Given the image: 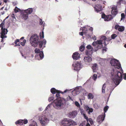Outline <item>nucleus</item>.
<instances>
[{"label": "nucleus", "mask_w": 126, "mask_h": 126, "mask_svg": "<svg viewBox=\"0 0 126 126\" xmlns=\"http://www.w3.org/2000/svg\"><path fill=\"white\" fill-rule=\"evenodd\" d=\"M92 45L94 46V47H95L96 46V45H97V41H94V42L92 44Z\"/></svg>", "instance_id": "nucleus-53"}, {"label": "nucleus", "mask_w": 126, "mask_h": 126, "mask_svg": "<svg viewBox=\"0 0 126 126\" xmlns=\"http://www.w3.org/2000/svg\"><path fill=\"white\" fill-rule=\"evenodd\" d=\"M35 52L36 53H39V55H36L35 58L36 59L38 60L42 59L44 57L43 52V51H40V49L38 48H36L34 50Z\"/></svg>", "instance_id": "nucleus-5"}, {"label": "nucleus", "mask_w": 126, "mask_h": 126, "mask_svg": "<svg viewBox=\"0 0 126 126\" xmlns=\"http://www.w3.org/2000/svg\"><path fill=\"white\" fill-rule=\"evenodd\" d=\"M100 40H101L102 42L105 46L108 44V42L109 41L107 39L106 36L103 35L101 36Z\"/></svg>", "instance_id": "nucleus-14"}, {"label": "nucleus", "mask_w": 126, "mask_h": 126, "mask_svg": "<svg viewBox=\"0 0 126 126\" xmlns=\"http://www.w3.org/2000/svg\"><path fill=\"white\" fill-rule=\"evenodd\" d=\"M61 124L63 126H69L70 125L67 119H65L62 120Z\"/></svg>", "instance_id": "nucleus-16"}, {"label": "nucleus", "mask_w": 126, "mask_h": 126, "mask_svg": "<svg viewBox=\"0 0 126 126\" xmlns=\"http://www.w3.org/2000/svg\"><path fill=\"white\" fill-rule=\"evenodd\" d=\"M106 87V84L105 83L103 85L102 88V93H104L105 92V89Z\"/></svg>", "instance_id": "nucleus-35"}, {"label": "nucleus", "mask_w": 126, "mask_h": 126, "mask_svg": "<svg viewBox=\"0 0 126 126\" xmlns=\"http://www.w3.org/2000/svg\"><path fill=\"white\" fill-rule=\"evenodd\" d=\"M105 116V114L104 113V115H99L97 118L96 121L100 124L104 120Z\"/></svg>", "instance_id": "nucleus-10"}, {"label": "nucleus", "mask_w": 126, "mask_h": 126, "mask_svg": "<svg viewBox=\"0 0 126 126\" xmlns=\"http://www.w3.org/2000/svg\"><path fill=\"white\" fill-rule=\"evenodd\" d=\"M110 63L111 65L115 68V69H113L111 71V79L112 82L116 85V87L122 80L123 72L122 73L116 70V69H122L120 63L118 60L114 59H112Z\"/></svg>", "instance_id": "nucleus-1"}, {"label": "nucleus", "mask_w": 126, "mask_h": 126, "mask_svg": "<svg viewBox=\"0 0 126 126\" xmlns=\"http://www.w3.org/2000/svg\"><path fill=\"white\" fill-rule=\"evenodd\" d=\"M26 42V40L25 39H24L22 42H21L20 43L21 45L22 46H24L25 45Z\"/></svg>", "instance_id": "nucleus-46"}, {"label": "nucleus", "mask_w": 126, "mask_h": 126, "mask_svg": "<svg viewBox=\"0 0 126 126\" xmlns=\"http://www.w3.org/2000/svg\"><path fill=\"white\" fill-rule=\"evenodd\" d=\"M75 105L78 108H79L80 107V104L77 101H76L75 102Z\"/></svg>", "instance_id": "nucleus-47"}, {"label": "nucleus", "mask_w": 126, "mask_h": 126, "mask_svg": "<svg viewBox=\"0 0 126 126\" xmlns=\"http://www.w3.org/2000/svg\"><path fill=\"white\" fill-rule=\"evenodd\" d=\"M116 29H118L120 32H122L124 30V27L123 26H120L119 25H116L115 27Z\"/></svg>", "instance_id": "nucleus-22"}, {"label": "nucleus", "mask_w": 126, "mask_h": 126, "mask_svg": "<svg viewBox=\"0 0 126 126\" xmlns=\"http://www.w3.org/2000/svg\"><path fill=\"white\" fill-rule=\"evenodd\" d=\"M109 108V107L107 106H105L104 108V111L105 113L106 112Z\"/></svg>", "instance_id": "nucleus-45"}, {"label": "nucleus", "mask_w": 126, "mask_h": 126, "mask_svg": "<svg viewBox=\"0 0 126 126\" xmlns=\"http://www.w3.org/2000/svg\"><path fill=\"white\" fill-rule=\"evenodd\" d=\"M92 68L94 72H95L98 69L97 64L96 63L93 64L92 66Z\"/></svg>", "instance_id": "nucleus-27"}, {"label": "nucleus", "mask_w": 126, "mask_h": 126, "mask_svg": "<svg viewBox=\"0 0 126 126\" xmlns=\"http://www.w3.org/2000/svg\"><path fill=\"white\" fill-rule=\"evenodd\" d=\"M50 92L53 94H55L57 92H60V91L57 90L54 88H53L51 89Z\"/></svg>", "instance_id": "nucleus-24"}, {"label": "nucleus", "mask_w": 126, "mask_h": 126, "mask_svg": "<svg viewBox=\"0 0 126 126\" xmlns=\"http://www.w3.org/2000/svg\"><path fill=\"white\" fill-rule=\"evenodd\" d=\"M121 20H122L123 19H124L125 18V15L124 14V13H122L121 14Z\"/></svg>", "instance_id": "nucleus-52"}, {"label": "nucleus", "mask_w": 126, "mask_h": 126, "mask_svg": "<svg viewBox=\"0 0 126 126\" xmlns=\"http://www.w3.org/2000/svg\"><path fill=\"white\" fill-rule=\"evenodd\" d=\"M111 36L112 39H114L117 36V35L115 34H113L111 35Z\"/></svg>", "instance_id": "nucleus-58"}, {"label": "nucleus", "mask_w": 126, "mask_h": 126, "mask_svg": "<svg viewBox=\"0 0 126 126\" xmlns=\"http://www.w3.org/2000/svg\"><path fill=\"white\" fill-rule=\"evenodd\" d=\"M28 14L24 10L22 12L21 16L22 19L26 20L28 18Z\"/></svg>", "instance_id": "nucleus-19"}, {"label": "nucleus", "mask_w": 126, "mask_h": 126, "mask_svg": "<svg viewBox=\"0 0 126 126\" xmlns=\"http://www.w3.org/2000/svg\"><path fill=\"white\" fill-rule=\"evenodd\" d=\"M111 14L113 15H115L117 13V7L114 6L111 8Z\"/></svg>", "instance_id": "nucleus-20"}, {"label": "nucleus", "mask_w": 126, "mask_h": 126, "mask_svg": "<svg viewBox=\"0 0 126 126\" xmlns=\"http://www.w3.org/2000/svg\"><path fill=\"white\" fill-rule=\"evenodd\" d=\"M123 75L124 79L125 80H126V74H124Z\"/></svg>", "instance_id": "nucleus-64"}, {"label": "nucleus", "mask_w": 126, "mask_h": 126, "mask_svg": "<svg viewBox=\"0 0 126 126\" xmlns=\"http://www.w3.org/2000/svg\"><path fill=\"white\" fill-rule=\"evenodd\" d=\"M33 10V9L32 8H30L24 11L29 15L32 13Z\"/></svg>", "instance_id": "nucleus-26"}, {"label": "nucleus", "mask_w": 126, "mask_h": 126, "mask_svg": "<svg viewBox=\"0 0 126 126\" xmlns=\"http://www.w3.org/2000/svg\"><path fill=\"white\" fill-rule=\"evenodd\" d=\"M85 48V47L83 46H81L79 47V50L80 51H82L84 50Z\"/></svg>", "instance_id": "nucleus-44"}, {"label": "nucleus", "mask_w": 126, "mask_h": 126, "mask_svg": "<svg viewBox=\"0 0 126 126\" xmlns=\"http://www.w3.org/2000/svg\"><path fill=\"white\" fill-rule=\"evenodd\" d=\"M88 29L89 26H85L83 27H81L80 29V30L83 31L84 34L87 36L88 34H87V33Z\"/></svg>", "instance_id": "nucleus-15"}, {"label": "nucleus", "mask_w": 126, "mask_h": 126, "mask_svg": "<svg viewBox=\"0 0 126 126\" xmlns=\"http://www.w3.org/2000/svg\"><path fill=\"white\" fill-rule=\"evenodd\" d=\"M52 104H49L46 107L45 110H49L52 107Z\"/></svg>", "instance_id": "nucleus-34"}, {"label": "nucleus", "mask_w": 126, "mask_h": 126, "mask_svg": "<svg viewBox=\"0 0 126 126\" xmlns=\"http://www.w3.org/2000/svg\"><path fill=\"white\" fill-rule=\"evenodd\" d=\"M94 107L96 109H97L99 107L98 105L96 103H95L94 105Z\"/></svg>", "instance_id": "nucleus-50"}, {"label": "nucleus", "mask_w": 126, "mask_h": 126, "mask_svg": "<svg viewBox=\"0 0 126 126\" xmlns=\"http://www.w3.org/2000/svg\"><path fill=\"white\" fill-rule=\"evenodd\" d=\"M39 37L36 34H34L32 35L29 40L31 45L33 47H36L38 45Z\"/></svg>", "instance_id": "nucleus-2"}, {"label": "nucleus", "mask_w": 126, "mask_h": 126, "mask_svg": "<svg viewBox=\"0 0 126 126\" xmlns=\"http://www.w3.org/2000/svg\"><path fill=\"white\" fill-rule=\"evenodd\" d=\"M87 97L88 99H92L93 98L94 96L92 94L89 93L88 94Z\"/></svg>", "instance_id": "nucleus-32"}, {"label": "nucleus", "mask_w": 126, "mask_h": 126, "mask_svg": "<svg viewBox=\"0 0 126 126\" xmlns=\"http://www.w3.org/2000/svg\"><path fill=\"white\" fill-rule=\"evenodd\" d=\"M43 22L41 19H40L39 21V23L40 25H42L43 24Z\"/></svg>", "instance_id": "nucleus-60"}, {"label": "nucleus", "mask_w": 126, "mask_h": 126, "mask_svg": "<svg viewBox=\"0 0 126 126\" xmlns=\"http://www.w3.org/2000/svg\"><path fill=\"white\" fill-rule=\"evenodd\" d=\"M73 58L74 60H78L80 58L79 54L77 52H76L73 54L72 55Z\"/></svg>", "instance_id": "nucleus-18"}, {"label": "nucleus", "mask_w": 126, "mask_h": 126, "mask_svg": "<svg viewBox=\"0 0 126 126\" xmlns=\"http://www.w3.org/2000/svg\"><path fill=\"white\" fill-rule=\"evenodd\" d=\"M83 33H84L83 32H80L79 33V34L80 35H81V36H83Z\"/></svg>", "instance_id": "nucleus-63"}, {"label": "nucleus", "mask_w": 126, "mask_h": 126, "mask_svg": "<svg viewBox=\"0 0 126 126\" xmlns=\"http://www.w3.org/2000/svg\"><path fill=\"white\" fill-rule=\"evenodd\" d=\"M89 121L91 125H93L94 124V122L93 120L92 119L89 118Z\"/></svg>", "instance_id": "nucleus-51"}, {"label": "nucleus", "mask_w": 126, "mask_h": 126, "mask_svg": "<svg viewBox=\"0 0 126 126\" xmlns=\"http://www.w3.org/2000/svg\"><path fill=\"white\" fill-rule=\"evenodd\" d=\"M75 89V90L76 91L77 93L78 94L80 92H81L84 95L86 94V92L84 89H82L81 87H77Z\"/></svg>", "instance_id": "nucleus-8"}, {"label": "nucleus", "mask_w": 126, "mask_h": 126, "mask_svg": "<svg viewBox=\"0 0 126 126\" xmlns=\"http://www.w3.org/2000/svg\"><path fill=\"white\" fill-rule=\"evenodd\" d=\"M107 49L106 47L103 48L102 51V52L104 53L106 52L107 51Z\"/></svg>", "instance_id": "nucleus-59"}, {"label": "nucleus", "mask_w": 126, "mask_h": 126, "mask_svg": "<svg viewBox=\"0 0 126 126\" xmlns=\"http://www.w3.org/2000/svg\"><path fill=\"white\" fill-rule=\"evenodd\" d=\"M32 123L30 124L29 126H37V123L35 121L31 120Z\"/></svg>", "instance_id": "nucleus-30"}, {"label": "nucleus", "mask_w": 126, "mask_h": 126, "mask_svg": "<svg viewBox=\"0 0 126 126\" xmlns=\"http://www.w3.org/2000/svg\"><path fill=\"white\" fill-rule=\"evenodd\" d=\"M23 125V124H26L28 123V120L26 119H24L22 120Z\"/></svg>", "instance_id": "nucleus-42"}, {"label": "nucleus", "mask_w": 126, "mask_h": 126, "mask_svg": "<svg viewBox=\"0 0 126 126\" xmlns=\"http://www.w3.org/2000/svg\"><path fill=\"white\" fill-rule=\"evenodd\" d=\"M86 48L88 49L93 50V48L90 45H88L86 47Z\"/></svg>", "instance_id": "nucleus-40"}, {"label": "nucleus", "mask_w": 126, "mask_h": 126, "mask_svg": "<svg viewBox=\"0 0 126 126\" xmlns=\"http://www.w3.org/2000/svg\"><path fill=\"white\" fill-rule=\"evenodd\" d=\"M84 118H85L87 120V122L89 121V120L88 117L86 116V115L85 114H83V115Z\"/></svg>", "instance_id": "nucleus-49"}, {"label": "nucleus", "mask_w": 126, "mask_h": 126, "mask_svg": "<svg viewBox=\"0 0 126 126\" xmlns=\"http://www.w3.org/2000/svg\"><path fill=\"white\" fill-rule=\"evenodd\" d=\"M40 123L42 126H45L49 122V119L47 118V116H43L40 117L39 118Z\"/></svg>", "instance_id": "nucleus-4"}, {"label": "nucleus", "mask_w": 126, "mask_h": 126, "mask_svg": "<svg viewBox=\"0 0 126 126\" xmlns=\"http://www.w3.org/2000/svg\"><path fill=\"white\" fill-rule=\"evenodd\" d=\"M80 112L81 114L83 115V114H85L84 113V111L83 110L80 109Z\"/></svg>", "instance_id": "nucleus-55"}, {"label": "nucleus", "mask_w": 126, "mask_h": 126, "mask_svg": "<svg viewBox=\"0 0 126 126\" xmlns=\"http://www.w3.org/2000/svg\"><path fill=\"white\" fill-rule=\"evenodd\" d=\"M0 27L1 28V31L0 32V37L2 38H6L5 35L7 34L8 31L7 29H5L4 27V23L2 22L0 24Z\"/></svg>", "instance_id": "nucleus-7"}, {"label": "nucleus", "mask_w": 126, "mask_h": 126, "mask_svg": "<svg viewBox=\"0 0 126 126\" xmlns=\"http://www.w3.org/2000/svg\"><path fill=\"white\" fill-rule=\"evenodd\" d=\"M79 126H85V122H83L80 123L79 125Z\"/></svg>", "instance_id": "nucleus-57"}, {"label": "nucleus", "mask_w": 126, "mask_h": 126, "mask_svg": "<svg viewBox=\"0 0 126 126\" xmlns=\"http://www.w3.org/2000/svg\"><path fill=\"white\" fill-rule=\"evenodd\" d=\"M15 123L16 125L18 124L20 125H23L22 120V119H20L17 121L15 122Z\"/></svg>", "instance_id": "nucleus-29"}, {"label": "nucleus", "mask_w": 126, "mask_h": 126, "mask_svg": "<svg viewBox=\"0 0 126 126\" xmlns=\"http://www.w3.org/2000/svg\"><path fill=\"white\" fill-rule=\"evenodd\" d=\"M99 63L101 65H102L103 63H104L106 60L105 59H103L100 58H99Z\"/></svg>", "instance_id": "nucleus-31"}, {"label": "nucleus", "mask_w": 126, "mask_h": 126, "mask_svg": "<svg viewBox=\"0 0 126 126\" xmlns=\"http://www.w3.org/2000/svg\"><path fill=\"white\" fill-rule=\"evenodd\" d=\"M102 17L104 19V21H110L113 18L111 15H106L104 14L102 15Z\"/></svg>", "instance_id": "nucleus-12"}, {"label": "nucleus", "mask_w": 126, "mask_h": 126, "mask_svg": "<svg viewBox=\"0 0 126 126\" xmlns=\"http://www.w3.org/2000/svg\"><path fill=\"white\" fill-rule=\"evenodd\" d=\"M56 96L58 98H59L60 97V95L59 94L60 93H61V92H57L56 93Z\"/></svg>", "instance_id": "nucleus-54"}, {"label": "nucleus", "mask_w": 126, "mask_h": 126, "mask_svg": "<svg viewBox=\"0 0 126 126\" xmlns=\"http://www.w3.org/2000/svg\"><path fill=\"white\" fill-rule=\"evenodd\" d=\"M47 115L49 118L50 119H53L54 117V115L52 112H49L47 113Z\"/></svg>", "instance_id": "nucleus-25"}, {"label": "nucleus", "mask_w": 126, "mask_h": 126, "mask_svg": "<svg viewBox=\"0 0 126 126\" xmlns=\"http://www.w3.org/2000/svg\"><path fill=\"white\" fill-rule=\"evenodd\" d=\"M52 105L54 108L57 110H60L64 106L63 100L61 99H56L53 102Z\"/></svg>", "instance_id": "nucleus-3"}, {"label": "nucleus", "mask_w": 126, "mask_h": 126, "mask_svg": "<svg viewBox=\"0 0 126 126\" xmlns=\"http://www.w3.org/2000/svg\"><path fill=\"white\" fill-rule=\"evenodd\" d=\"M15 43L16 45V46H20V44H19V40L18 39H16L15 41Z\"/></svg>", "instance_id": "nucleus-36"}, {"label": "nucleus", "mask_w": 126, "mask_h": 126, "mask_svg": "<svg viewBox=\"0 0 126 126\" xmlns=\"http://www.w3.org/2000/svg\"><path fill=\"white\" fill-rule=\"evenodd\" d=\"M46 43V40L44 39L42 41H39L38 43L39 48L41 50L43 49L44 47H45V45Z\"/></svg>", "instance_id": "nucleus-9"}, {"label": "nucleus", "mask_w": 126, "mask_h": 126, "mask_svg": "<svg viewBox=\"0 0 126 126\" xmlns=\"http://www.w3.org/2000/svg\"><path fill=\"white\" fill-rule=\"evenodd\" d=\"M93 51V50L87 49L86 51L85 54L87 55H90L92 53Z\"/></svg>", "instance_id": "nucleus-28"}, {"label": "nucleus", "mask_w": 126, "mask_h": 126, "mask_svg": "<svg viewBox=\"0 0 126 126\" xmlns=\"http://www.w3.org/2000/svg\"><path fill=\"white\" fill-rule=\"evenodd\" d=\"M91 32L93 31V29L92 27H90L89 26V29Z\"/></svg>", "instance_id": "nucleus-61"}, {"label": "nucleus", "mask_w": 126, "mask_h": 126, "mask_svg": "<svg viewBox=\"0 0 126 126\" xmlns=\"http://www.w3.org/2000/svg\"><path fill=\"white\" fill-rule=\"evenodd\" d=\"M72 68L74 70L77 71H79L82 67L81 62H74L72 64Z\"/></svg>", "instance_id": "nucleus-6"}, {"label": "nucleus", "mask_w": 126, "mask_h": 126, "mask_svg": "<svg viewBox=\"0 0 126 126\" xmlns=\"http://www.w3.org/2000/svg\"><path fill=\"white\" fill-rule=\"evenodd\" d=\"M71 90V89L69 90L68 89H66L64 90L63 92H61L60 91V92L61 93L63 94L65 93H68Z\"/></svg>", "instance_id": "nucleus-38"}, {"label": "nucleus", "mask_w": 126, "mask_h": 126, "mask_svg": "<svg viewBox=\"0 0 126 126\" xmlns=\"http://www.w3.org/2000/svg\"><path fill=\"white\" fill-rule=\"evenodd\" d=\"M54 99V97L53 96H51L48 98V100L49 102H50L53 100Z\"/></svg>", "instance_id": "nucleus-41"}, {"label": "nucleus", "mask_w": 126, "mask_h": 126, "mask_svg": "<svg viewBox=\"0 0 126 126\" xmlns=\"http://www.w3.org/2000/svg\"><path fill=\"white\" fill-rule=\"evenodd\" d=\"M72 94L73 96H76L77 94H78L77 93L76 91L74 89L72 92Z\"/></svg>", "instance_id": "nucleus-43"}, {"label": "nucleus", "mask_w": 126, "mask_h": 126, "mask_svg": "<svg viewBox=\"0 0 126 126\" xmlns=\"http://www.w3.org/2000/svg\"><path fill=\"white\" fill-rule=\"evenodd\" d=\"M15 12L16 13L17 12L20 11V9L16 7L14 9Z\"/></svg>", "instance_id": "nucleus-48"}, {"label": "nucleus", "mask_w": 126, "mask_h": 126, "mask_svg": "<svg viewBox=\"0 0 126 126\" xmlns=\"http://www.w3.org/2000/svg\"><path fill=\"white\" fill-rule=\"evenodd\" d=\"M93 80L95 81L97 78V76L96 74H94L91 77Z\"/></svg>", "instance_id": "nucleus-37"}, {"label": "nucleus", "mask_w": 126, "mask_h": 126, "mask_svg": "<svg viewBox=\"0 0 126 126\" xmlns=\"http://www.w3.org/2000/svg\"><path fill=\"white\" fill-rule=\"evenodd\" d=\"M64 100L66 101H67L71 100L72 101L73 100V98L70 97L69 96H67L65 99H64Z\"/></svg>", "instance_id": "nucleus-33"}, {"label": "nucleus", "mask_w": 126, "mask_h": 126, "mask_svg": "<svg viewBox=\"0 0 126 126\" xmlns=\"http://www.w3.org/2000/svg\"><path fill=\"white\" fill-rule=\"evenodd\" d=\"M77 114V112L76 111H74L70 112L69 116L71 118H75Z\"/></svg>", "instance_id": "nucleus-21"}, {"label": "nucleus", "mask_w": 126, "mask_h": 126, "mask_svg": "<svg viewBox=\"0 0 126 126\" xmlns=\"http://www.w3.org/2000/svg\"><path fill=\"white\" fill-rule=\"evenodd\" d=\"M83 60L85 63L87 64H89L91 62L92 59V58L89 56H85L84 57Z\"/></svg>", "instance_id": "nucleus-13"}, {"label": "nucleus", "mask_w": 126, "mask_h": 126, "mask_svg": "<svg viewBox=\"0 0 126 126\" xmlns=\"http://www.w3.org/2000/svg\"><path fill=\"white\" fill-rule=\"evenodd\" d=\"M85 109L89 114H90V112H92L93 111V110L92 108H90L87 106H86L85 107Z\"/></svg>", "instance_id": "nucleus-23"}, {"label": "nucleus", "mask_w": 126, "mask_h": 126, "mask_svg": "<svg viewBox=\"0 0 126 126\" xmlns=\"http://www.w3.org/2000/svg\"><path fill=\"white\" fill-rule=\"evenodd\" d=\"M72 124L73 125H77L76 123L74 121H71Z\"/></svg>", "instance_id": "nucleus-62"}, {"label": "nucleus", "mask_w": 126, "mask_h": 126, "mask_svg": "<svg viewBox=\"0 0 126 126\" xmlns=\"http://www.w3.org/2000/svg\"><path fill=\"white\" fill-rule=\"evenodd\" d=\"M94 8L95 11L97 12L100 11L102 9V6L99 4H96Z\"/></svg>", "instance_id": "nucleus-17"}, {"label": "nucleus", "mask_w": 126, "mask_h": 126, "mask_svg": "<svg viewBox=\"0 0 126 126\" xmlns=\"http://www.w3.org/2000/svg\"><path fill=\"white\" fill-rule=\"evenodd\" d=\"M91 38H92L94 41H95L96 39V37L94 35Z\"/></svg>", "instance_id": "nucleus-56"}, {"label": "nucleus", "mask_w": 126, "mask_h": 126, "mask_svg": "<svg viewBox=\"0 0 126 126\" xmlns=\"http://www.w3.org/2000/svg\"><path fill=\"white\" fill-rule=\"evenodd\" d=\"M113 89L112 90H111L110 87H108L107 88V90L106 91V92L107 93H109L110 92V93H111L112 91L113 90Z\"/></svg>", "instance_id": "nucleus-39"}, {"label": "nucleus", "mask_w": 126, "mask_h": 126, "mask_svg": "<svg viewBox=\"0 0 126 126\" xmlns=\"http://www.w3.org/2000/svg\"><path fill=\"white\" fill-rule=\"evenodd\" d=\"M97 46L95 47L94 51L95 52L97 51L99 49L103 47V43L101 40H97Z\"/></svg>", "instance_id": "nucleus-11"}]
</instances>
